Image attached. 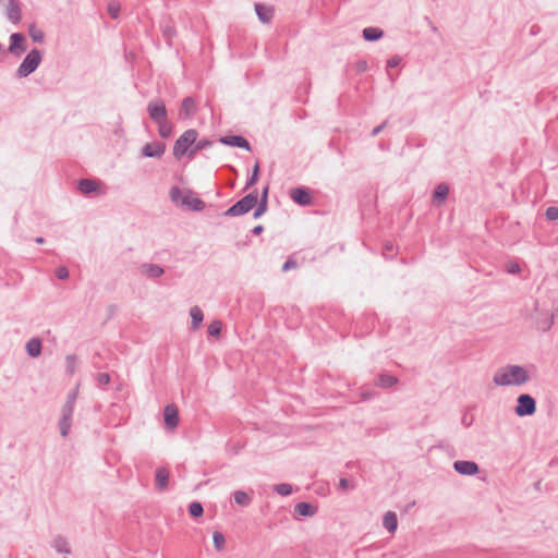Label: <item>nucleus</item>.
I'll use <instances>...</instances> for the list:
<instances>
[{
    "label": "nucleus",
    "mask_w": 558,
    "mask_h": 558,
    "mask_svg": "<svg viewBox=\"0 0 558 558\" xmlns=\"http://www.w3.org/2000/svg\"><path fill=\"white\" fill-rule=\"evenodd\" d=\"M368 65H367V62L365 60H360L357 63H356V71L362 73V72H365L367 70Z\"/></svg>",
    "instance_id": "obj_50"
},
{
    "label": "nucleus",
    "mask_w": 558,
    "mask_h": 558,
    "mask_svg": "<svg viewBox=\"0 0 558 558\" xmlns=\"http://www.w3.org/2000/svg\"><path fill=\"white\" fill-rule=\"evenodd\" d=\"M462 424L465 426V427H469L471 424H472V420H468V417L464 415L462 417Z\"/></svg>",
    "instance_id": "obj_56"
},
{
    "label": "nucleus",
    "mask_w": 558,
    "mask_h": 558,
    "mask_svg": "<svg viewBox=\"0 0 558 558\" xmlns=\"http://www.w3.org/2000/svg\"><path fill=\"white\" fill-rule=\"evenodd\" d=\"M508 271L510 274H518L520 271V266L519 264H511L509 267H508Z\"/></svg>",
    "instance_id": "obj_51"
},
{
    "label": "nucleus",
    "mask_w": 558,
    "mask_h": 558,
    "mask_svg": "<svg viewBox=\"0 0 558 558\" xmlns=\"http://www.w3.org/2000/svg\"><path fill=\"white\" fill-rule=\"evenodd\" d=\"M401 58L399 56H392L387 60V69L396 68L400 64Z\"/></svg>",
    "instance_id": "obj_46"
},
{
    "label": "nucleus",
    "mask_w": 558,
    "mask_h": 558,
    "mask_svg": "<svg viewBox=\"0 0 558 558\" xmlns=\"http://www.w3.org/2000/svg\"><path fill=\"white\" fill-rule=\"evenodd\" d=\"M255 12L262 23H269L274 16V10L262 3L255 4Z\"/></svg>",
    "instance_id": "obj_22"
},
{
    "label": "nucleus",
    "mask_w": 558,
    "mask_h": 558,
    "mask_svg": "<svg viewBox=\"0 0 558 558\" xmlns=\"http://www.w3.org/2000/svg\"><path fill=\"white\" fill-rule=\"evenodd\" d=\"M52 546L56 549V551L59 554H65V555L71 554V549H70V546H69L66 539L61 535H58L54 537Z\"/></svg>",
    "instance_id": "obj_28"
},
{
    "label": "nucleus",
    "mask_w": 558,
    "mask_h": 558,
    "mask_svg": "<svg viewBox=\"0 0 558 558\" xmlns=\"http://www.w3.org/2000/svg\"><path fill=\"white\" fill-rule=\"evenodd\" d=\"M259 173H260L259 162L256 161L253 167L251 175L246 180L245 190H247L251 186H253L254 184H256V182L259 179Z\"/></svg>",
    "instance_id": "obj_32"
},
{
    "label": "nucleus",
    "mask_w": 558,
    "mask_h": 558,
    "mask_svg": "<svg viewBox=\"0 0 558 558\" xmlns=\"http://www.w3.org/2000/svg\"><path fill=\"white\" fill-rule=\"evenodd\" d=\"M383 525L388 532H395L398 527L397 514L392 511L386 512L383 519Z\"/></svg>",
    "instance_id": "obj_27"
},
{
    "label": "nucleus",
    "mask_w": 558,
    "mask_h": 558,
    "mask_svg": "<svg viewBox=\"0 0 558 558\" xmlns=\"http://www.w3.org/2000/svg\"><path fill=\"white\" fill-rule=\"evenodd\" d=\"M298 267V262L292 258V257H289L284 264L282 265V271H289L291 269H295Z\"/></svg>",
    "instance_id": "obj_42"
},
{
    "label": "nucleus",
    "mask_w": 558,
    "mask_h": 558,
    "mask_svg": "<svg viewBox=\"0 0 558 558\" xmlns=\"http://www.w3.org/2000/svg\"><path fill=\"white\" fill-rule=\"evenodd\" d=\"M363 38L366 41H376L384 36V31L378 27H365L362 32Z\"/></svg>",
    "instance_id": "obj_26"
},
{
    "label": "nucleus",
    "mask_w": 558,
    "mask_h": 558,
    "mask_svg": "<svg viewBox=\"0 0 558 558\" xmlns=\"http://www.w3.org/2000/svg\"><path fill=\"white\" fill-rule=\"evenodd\" d=\"M290 198L300 206H310L313 203V197L310 190L304 186L293 187L289 191Z\"/></svg>",
    "instance_id": "obj_10"
},
{
    "label": "nucleus",
    "mask_w": 558,
    "mask_h": 558,
    "mask_svg": "<svg viewBox=\"0 0 558 558\" xmlns=\"http://www.w3.org/2000/svg\"><path fill=\"white\" fill-rule=\"evenodd\" d=\"M163 420L168 428L174 429L179 425V410L174 404H168L163 409Z\"/></svg>",
    "instance_id": "obj_13"
},
{
    "label": "nucleus",
    "mask_w": 558,
    "mask_h": 558,
    "mask_svg": "<svg viewBox=\"0 0 558 558\" xmlns=\"http://www.w3.org/2000/svg\"><path fill=\"white\" fill-rule=\"evenodd\" d=\"M399 383L398 377L389 374H379L375 380V385L383 389H388L393 387Z\"/></svg>",
    "instance_id": "obj_21"
},
{
    "label": "nucleus",
    "mask_w": 558,
    "mask_h": 558,
    "mask_svg": "<svg viewBox=\"0 0 558 558\" xmlns=\"http://www.w3.org/2000/svg\"><path fill=\"white\" fill-rule=\"evenodd\" d=\"M378 396V393L375 390H366L361 392V399L363 401L373 400Z\"/></svg>",
    "instance_id": "obj_45"
},
{
    "label": "nucleus",
    "mask_w": 558,
    "mask_h": 558,
    "mask_svg": "<svg viewBox=\"0 0 558 558\" xmlns=\"http://www.w3.org/2000/svg\"><path fill=\"white\" fill-rule=\"evenodd\" d=\"M213 541H214V546L217 550H221L223 549L225 547V544H226V538H225V535L220 532H214L213 534Z\"/></svg>",
    "instance_id": "obj_36"
},
{
    "label": "nucleus",
    "mask_w": 558,
    "mask_h": 558,
    "mask_svg": "<svg viewBox=\"0 0 558 558\" xmlns=\"http://www.w3.org/2000/svg\"><path fill=\"white\" fill-rule=\"evenodd\" d=\"M453 470L462 475H476L480 471L477 463L474 461L458 460L453 462Z\"/></svg>",
    "instance_id": "obj_12"
},
{
    "label": "nucleus",
    "mask_w": 558,
    "mask_h": 558,
    "mask_svg": "<svg viewBox=\"0 0 558 558\" xmlns=\"http://www.w3.org/2000/svg\"><path fill=\"white\" fill-rule=\"evenodd\" d=\"M120 4L116 1L108 4V13L112 19H118L120 13Z\"/></svg>",
    "instance_id": "obj_37"
},
{
    "label": "nucleus",
    "mask_w": 558,
    "mask_h": 558,
    "mask_svg": "<svg viewBox=\"0 0 558 558\" xmlns=\"http://www.w3.org/2000/svg\"><path fill=\"white\" fill-rule=\"evenodd\" d=\"M28 35L33 39L34 43H43L45 40L44 32L37 27L35 23L28 25Z\"/></svg>",
    "instance_id": "obj_30"
},
{
    "label": "nucleus",
    "mask_w": 558,
    "mask_h": 558,
    "mask_svg": "<svg viewBox=\"0 0 558 558\" xmlns=\"http://www.w3.org/2000/svg\"><path fill=\"white\" fill-rule=\"evenodd\" d=\"M75 361V355H68L66 356V362H68V369L70 373H73V368H72V362Z\"/></svg>",
    "instance_id": "obj_52"
},
{
    "label": "nucleus",
    "mask_w": 558,
    "mask_h": 558,
    "mask_svg": "<svg viewBox=\"0 0 558 558\" xmlns=\"http://www.w3.org/2000/svg\"><path fill=\"white\" fill-rule=\"evenodd\" d=\"M339 487L343 490H347V489H353L354 486L350 484V481L345 477H342L340 478L339 481Z\"/></svg>",
    "instance_id": "obj_49"
},
{
    "label": "nucleus",
    "mask_w": 558,
    "mask_h": 558,
    "mask_svg": "<svg viewBox=\"0 0 558 558\" xmlns=\"http://www.w3.org/2000/svg\"><path fill=\"white\" fill-rule=\"evenodd\" d=\"M141 272L149 279H157L165 274V269L157 264L144 263L141 265Z\"/></svg>",
    "instance_id": "obj_17"
},
{
    "label": "nucleus",
    "mask_w": 558,
    "mask_h": 558,
    "mask_svg": "<svg viewBox=\"0 0 558 558\" xmlns=\"http://www.w3.org/2000/svg\"><path fill=\"white\" fill-rule=\"evenodd\" d=\"M529 380V374L523 366L506 365L497 369L493 383L497 386H520Z\"/></svg>",
    "instance_id": "obj_1"
},
{
    "label": "nucleus",
    "mask_w": 558,
    "mask_h": 558,
    "mask_svg": "<svg viewBox=\"0 0 558 558\" xmlns=\"http://www.w3.org/2000/svg\"><path fill=\"white\" fill-rule=\"evenodd\" d=\"M5 14L10 22L19 24L22 20L20 0H9Z\"/></svg>",
    "instance_id": "obj_15"
},
{
    "label": "nucleus",
    "mask_w": 558,
    "mask_h": 558,
    "mask_svg": "<svg viewBox=\"0 0 558 558\" xmlns=\"http://www.w3.org/2000/svg\"><path fill=\"white\" fill-rule=\"evenodd\" d=\"M258 202L257 190L242 197L231 207H229L222 215L227 217H236L247 214Z\"/></svg>",
    "instance_id": "obj_4"
},
{
    "label": "nucleus",
    "mask_w": 558,
    "mask_h": 558,
    "mask_svg": "<svg viewBox=\"0 0 558 558\" xmlns=\"http://www.w3.org/2000/svg\"><path fill=\"white\" fill-rule=\"evenodd\" d=\"M257 207L254 210L253 217L255 219L259 218L262 215H264L267 210V203L264 202H257Z\"/></svg>",
    "instance_id": "obj_38"
},
{
    "label": "nucleus",
    "mask_w": 558,
    "mask_h": 558,
    "mask_svg": "<svg viewBox=\"0 0 558 558\" xmlns=\"http://www.w3.org/2000/svg\"><path fill=\"white\" fill-rule=\"evenodd\" d=\"M235 504L247 507L252 502V498L244 490H236L233 494Z\"/></svg>",
    "instance_id": "obj_31"
},
{
    "label": "nucleus",
    "mask_w": 558,
    "mask_h": 558,
    "mask_svg": "<svg viewBox=\"0 0 558 558\" xmlns=\"http://www.w3.org/2000/svg\"><path fill=\"white\" fill-rule=\"evenodd\" d=\"M388 124V120H385L381 124L374 128L371 132V136L375 137L377 136Z\"/></svg>",
    "instance_id": "obj_48"
},
{
    "label": "nucleus",
    "mask_w": 558,
    "mask_h": 558,
    "mask_svg": "<svg viewBox=\"0 0 558 558\" xmlns=\"http://www.w3.org/2000/svg\"><path fill=\"white\" fill-rule=\"evenodd\" d=\"M222 329V323L220 320H214L208 326V335L211 337H219Z\"/></svg>",
    "instance_id": "obj_34"
},
{
    "label": "nucleus",
    "mask_w": 558,
    "mask_h": 558,
    "mask_svg": "<svg viewBox=\"0 0 558 558\" xmlns=\"http://www.w3.org/2000/svg\"><path fill=\"white\" fill-rule=\"evenodd\" d=\"M166 150V145L161 142L146 144L142 149V155L150 158H160Z\"/></svg>",
    "instance_id": "obj_14"
},
{
    "label": "nucleus",
    "mask_w": 558,
    "mask_h": 558,
    "mask_svg": "<svg viewBox=\"0 0 558 558\" xmlns=\"http://www.w3.org/2000/svg\"><path fill=\"white\" fill-rule=\"evenodd\" d=\"M536 412V401L529 393H522L517 399L514 413L520 416H531Z\"/></svg>",
    "instance_id": "obj_7"
},
{
    "label": "nucleus",
    "mask_w": 558,
    "mask_h": 558,
    "mask_svg": "<svg viewBox=\"0 0 558 558\" xmlns=\"http://www.w3.org/2000/svg\"><path fill=\"white\" fill-rule=\"evenodd\" d=\"M147 112L155 123L168 119L165 101L160 98L153 99L148 102Z\"/></svg>",
    "instance_id": "obj_9"
},
{
    "label": "nucleus",
    "mask_w": 558,
    "mask_h": 558,
    "mask_svg": "<svg viewBox=\"0 0 558 558\" xmlns=\"http://www.w3.org/2000/svg\"><path fill=\"white\" fill-rule=\"evenodd\" d=\"M385 251L391 253L393 251L392 244H386L385 245Z\"/></svg>",
    "instance_id": "obj_58"
},
{
    "label": "nucleus",
    "mask_w": 558,
    "mask_h": 558,
    "mask_svg": "<svg viewBox=\"0 0 558 558\" xmlns=\"http://www.w3.org/2000/svg\"><path fill=\"white\" fill-rule=\"evenodd\" d=\"M35 242H36L37 244H44V243H45V238H43V236H37V238L35 239Z\"/></svg>",
    "instance_id": "obj_57"
},
{
    "label": "nucleus",
    "mask_w": 558,
    "mask_h": 558,
    "mask_svg": "<svg viewBox=\"0 0 558 558\" xmlns=\"http://www.w3.org/2000/svg\"><path fill=\"white\" fill-rule=\"evenodd\" d=\"M317 512V507L311 502L301 501L294 506L293 514L295 517H313Z\"/></svg>",
    "instance_id": "obj_18"
},
{
    "label": "nucleus",
    "mask_w": 558,
    "mask_h": 558,
    "mask_svg": "<svg viewBox=\"0 0 558 558\" xmlns=\"http://www.w3.org/2000/svg\"><path fill=\"white\" fill-rule=\"evenodd\" d=\"M194 144H196V149L203 150L210 147L213 145V142L208 138H202L199 141L196 140Z\"/></svg>",
    "instance_id": "obj_44"
},
{
    "label": "nucleus",
    "mask_w": 558,
    "mask_h": 558,
    "mask_svg": "<svg viewBox=\"0 0 558 558\" xmlns=\"http://www.w3.org/2000/svg\"><path fill=\"white\" fill-rule=\"evenodd\" d=\"M553 325V316L547 317L538 323V328L542 330H548Z\"/></svg>",
    "instance_id": "obj_47"
},
{
    "label": "nucleus",
    "mask_w": 558,
    "mask_h": 558,
    "mask_svg": "<svg viewBox=\"0 0 558 558\" xmlns=\"http://www.w3.org/2000/svg\"><path fill=\"white\" fill-rule=\"evenodd\" d=\"M189 513L193 518L202 517L203 513H204L203 505L201 502H198V501L191 502L190 506H189Z\"/></svg>",
    "instance_id": "obj_33"
},
{
    "label": "nucleus",
    "mask_w": 558,
    "mask_h": 558,
    "mask_svg": "<svg viewBox=\"0 0 558 558\" xmlns=\"http://www.w3.org/2000/svg\"><path fill=\"white\" fill-rule=\"evenodd\" d=\"M77 189L82 194L88 195L98 190V183L93 179H81L77 182Z\"/></svg>",
    "instance_id": "obj_23"
},
{
    "label": "nucleus",
    "mask_w": 558,
    "mask_h": 558,
    "mask_svg": "<svg viewBox=\"0 0 558 558\" xmlns=\"http://www.w3.org/2000/svg\"><path fill=\"white\" fill-rule=\"evenodd\" d=\"M448 194H449V185L444 182L439 183L433 192L432 201L435 205L439 206L446 201V198L448 197Z\"/></svg>",
    "instance_id": "obj_19"
},
{
    "label": "nucleus",
    "mask_w": 558,
    "mask_h": 558,
    "mask_svg": "<svg viewBox=\"0 0 558 558\" xmlns=\"http://www.w3.org/2000/svg\"><path fill=\"white\" fill-rule=\"evenodd\" d=\"M274 492L281 496H289L292 494V486L288 483H280L274 486Z\"/></svg>",
    "instance_id": "obj_35"
},
{
    "label": "nucleus",
    "mask_w": 558,
    "mask_h": 558,
    "mask_svg": "<svg viewBox=\"0 0 558 558\" xmlns=\"http://www.w3.org/2000/svg\"><path fill=\"white\" fill-rule=\"evenodd\" d=\"M27 50V40L23 33H13L10 35V45L8 52L19 58Z\"/></svg>",
    "instance_id": "obj_8"
},
{
    "label": "nucleus",
    "mask_w": 558,
    "mask_h": 558,
    "mask_svg": "<svg viewBox=\"0 0 558 558\" xmlns=\"http://www.w3.org/2000/svg\"><path fill=\"white\" fill-rule=\"evenodd\" d=\"M545 216L548 220L555 221L558 219V207L550 206L546 209Z\"/></svg>",
    "instance_id": "obj_39"
},
{
    "label": "nucleus",
    "mask_w": 558,
    "mask_h": 558,
    "mask_svg": "<svg viewBox=\"0 0 558 558\" xmlns=\"http://www.w3.org/2000/svg\"><path fill=\"white\" fill-rule=\"evenodd\" d=\"M43 60L41 51L37 48L32 49L23 59L16 69L15 76L17 78L27 77L34 73Z\"/></svg>",
    "instance_id": "obj_3"
},
{
    "label": "nucleus",
    "mask_w": 558,
    "mask_h": 558,
    "mask_svg": "<svg viewBox=\"0 0 558 558\" xmlns=\"http://www.w3.org/2000/svg\"><path fill=\"white\" fill-rule=\"evenodd\" d=\"M110 383V375L108 373L97 374V384L99 387L107 386Z\"/></svg>",
    "instance_id": "obj_40"
},
{
    "label": "nucleus",
    "mask_w": 558,
    "mask_h": 558,
    "mask_svg": "<svg viewBox=\"0 0 558 558\" xmlns=\"http://www.w3.org/2000/svg\"><path fill=\"white\" fill-rule=\"evenodd\" d=\"M181 190L179 186H172L169 192V196L171 202L179 203L181 205L189 207L193 211H202L205 208V203L198 197H191V191L189 194L181 198Z\"/></svg>",
    "instance_id": "obj_5"
},
{
    "label": "nucleus",
    "mask_w": 558,
    "mask_h": 558,
    "mask_svg": "<svg viewBox=\"0 0 558 558\" xmlns=\"http://www.w3.org/2000/svg\"><path fill=\"white\" fill-rule=\"evenodd\" d=\"M219 142L226 146L239 147L251 151L252 147L250 142L242 135H226L219 138Z\"/></svg>",
    "instance_id": "obj_11"
},
{
    "label": "nucleus",
    "mask_w": 558,
    "mask_h": 558,
    "mask_svg": "<svg viewBox=\"0 0 558 558\" xmlns=\"http://www.w3.org/2000/svg\"><path fill=\"white\" fill-rule=\"evenodd\" d=\"M197 111V106L192 97H185L182 102L179 110V117L182 119H190L192 118Z\"/></svg>",
    "instance_id": "obj_16"
},
{
    "label": "nucleus",
    "mask_w": 558,
    "mask_h": 558,
    "mask_svg": "<svg viewBox=\"0 0 558 558\" xmlns=\"http://www.w3.org/2000/svg\"><path fill=\"white\" fill-rule=\"evenodd\" d=\"M263 231H264V227H263L262 225L255 226V227L252 229V233H253L254 235H259Z\"/></svg>",
    "instance_id": "obj_53"
},
{
    "label": "nucleus",
    "mask_w": 558,
    "mask_h": 558,
    "mask_svg": "<svg viewBox=\"0 0 558 558\" xmlns=\"http://www.w3.org/2000/svg\"><path fill=\"white\" fill-rule=\"evenodd\" d=\"M268 199V186H266L263 192L259 202L267 203Z\"/></svg>",
    "instance_id": "obj_55"
},
{
    "label": "nucleus",
    "mask_w": 558,
    "mask_h": 558,
    "mask_svg": "<svg viewBox=\"0 0 558 558\" xmlns=\"http://www.w3.org/2000/svg\"><path fill=\"white\" fill-rule=\"evenodd\" d=\"M190 316H191V328L193 330L198 329L204 319L203 311L198 306L195 305V306L191 307Z\"/></svg>",
    "instance_id": "obj_24"
},
{
    "label": "nucleus",
    "mask_w": 558,
    "mask_h": 558,
    "mask_svg": "<svg viewBox=\"0 0 558 558\" xmlns=\"http://www.w3.org/2000/svg\"><path fill=\"white\" fill-rule=\"evenodd\" d=\"M113 308H114V306H113V305H110V306H109V310H110V311H113Z\"/></svg>",
    "instance_id": "obj_60"
},
{
    "label": "nucleus",
    "mask_w": 558,
    "mask_h": 558,
    "mask_svg": "<svg viewBox=\"0 0 558 558\" xmlns=\"http://www.w3.org/2000/svg\"><path fill=\"white\" fill-rule=\"evenodd\" d=\"M156 488L165 490L169 484V471L166 468H158L155 473Z\"/></svg>",
    "instance_id": "obj_20"
},
{
    "label": "nucleus",
    "mask_w": 558,
    "mask_h": 558,
    "mask_svg": "<svg viewBox=\"0 0 558 558\" xmlns=\"http://www.w3.org/2000/svg\"><path fill=\"white\" fill-rule=\"evenodd\" d=\"M158 125V133L162 138H169L172 134L173 125L166 119L156 123Z\"/></svg>",
    "instance_id": "obj_29"
},
{
    "label": "nucleus",
    "mask_w": 558,
    "mask_h": 558,
    "mask_svg": "<svg viewBox=\"0 0 558 558\" xmlns=\"http://www.w3.org/2000/svg\"><path fill=\"white\" fill-rule=\"evenodd\" d=\"M227 168L233 173H236V169L233 166L228 165Z\"/></svg>",
    "instance_id": "obj_59"
},
{
    "label": "nucleus",
    "mask_w": 558,
    "mask_h": 558,
    "mask_svg": "<svg viewBox=\"0 0 558 558\" xmlns=\"http://www.w3.org/2000/svg\"><path fill=\"white\" fill-rule=\"evenodd\" d=\"M77 389L71 391L66 401L61 409V417L59 422L60 434L62 437H66L72 426V415L74 412V405L77 399Z\"/></svg>",
    "instance_id": "obj_2"
},
{
    "label": "nucleus",
    "mask_w": 558,
    "mask_h": 558,
    "mask_svg": "<svg viewBox=\"0 0 558 558\" xmlns=\"http://www.w3.org/2000/svg\"><path fill=\"white\" fill-rule=\"evenodd\" d=\"M43 349L41 340L38 338H32L26 343V352L31 357H37L40 355Z\"/></svg>",
    "instance_id": "obj_25"
},
{
    "label": "nucleus",
    "mask_w": 558,
    "mask_h": 558,
    "mask_svg": "<svg viewBox=\"0 0 558 558\" xmlns=\"http://www.w3.org/2000/svg\"><path fill=\"white\" fill-rule=\"evenodd\" d=\"M192 146L193 147L192 148L190 147L189 151H187V155H189L190 158H194L195 154L197 151H199V149H196V144H193Z\"/></svg>",
    "instance_id": "obj_54"
},
{
    "label": "nucleus",
    "mask_w": 558,
    "mask_h": 558,
    "mask_svg": "<svg viewBox=\"0 0 558 558\" xmlns=\"http://www.w3.org/2000/svg\"><path fill=\"white\" fill-rule=\"evenodd\" d=\"M198 132L194 129L186 130L173 145V156L178 159L187 154L189 148L196 142Z\"/></svg>",
    "instance_id": "obj_6"
},
{
    "label": "nucleus",
    "mask_w": 558,
    "mask_h": 558,
    "mask_svg": "<svg viewBox=\"0 0 558 558\" xmlns=\"http://www.w3.org/2000/svg\"><path fill=\"white\" fill-rule=\"evenodd\" d=\"M56 277L60 280H65L69 278V269L64 266H60L56 269Z\"/></svg>",
    "instance_id": "obj_43"
},
{
    "label": "nucleus",
    "mask_w": 558,
    "mask_h": 558,
    "mask_svg": "<svg viewBox=\"0 0 558 558\" xmlns=\"http://www.w3.org/2000/svg\"><path fill=\"white\" fill-rule=\"evenodd\" d=\"M161 29H162V34H163V36H165L166 38H168V39H171V38H172V37H174V36H175V34H177L175 28H174L173 26H171V25H163V26L161 27Z\"/></svg>",
    "instance_id": "obj_41"
}]
</instances>
